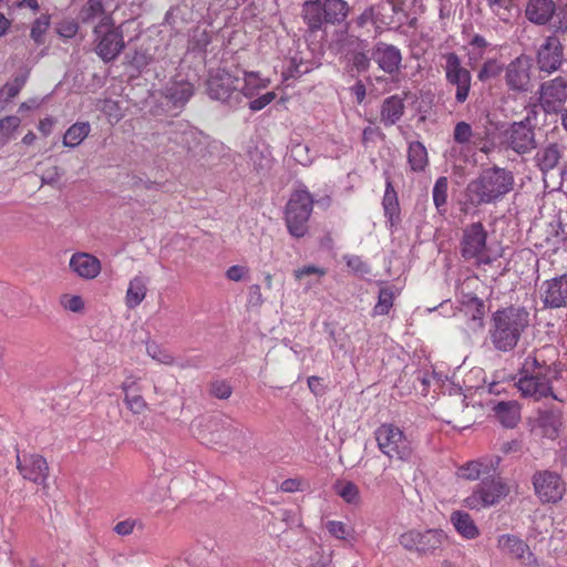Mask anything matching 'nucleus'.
Returning <instances> with one entry per match:
<instances>
[{"label":"nucleus","mask_w":567,"mask_h":567,"mask_svg":"<svg viewBox=\"0 0 567 567\" xmlns=\"http://www.w3.org/2000/svg\"><path fill=\"white\" fill-rule=\"evenodd\" d=\"M193 94L194 89L189 82H175L166 87V97L178 107L184 106Z\"/></svg>","instance_id":"31"},{"label":"nucleus","mask_w":567,"mask_h":567,"mask_svg":"<svg viewBox=\"0 0 567 567\" xmlns=\"http://www.w3.org/2000/svg\"><path fill=\"white\" fill-rule=\"evenodd\" d=\"M384 215L391 220L399 216V202L396 192L392 185L391 178L385 177V192L382 200Z\"/></svg>","instance_id":"37"},{"label":"nucleus","mask_w":567,"mask_h":567,"mask_svg":"<svg viewBox=\"0 0 567 567\" xmlns=\"http://www.w3.org/2000/svg\"><path fill=\"white\" fill-rule=\"evenodd\" d=\"M408 163L414 172H423L429 165L427 151L421 142L416 141L409 144Z\"/></svg>","instance_id":"32"},{"label":"nucleus","mask_w":567,"mask_h":567,"mask_svg":"<svg viewBox=\"0 0 567 567\" xmlns=\"http://www.w3.org/2000/svg\"><path fill=\"white\" fill-rule=\"evenodd\" d=\"M404 102L399 95L386 97L382 105L380 117L385 126L394 125L404 114Z\"/></svg>","instance_id":"26"},{"label":"nucleus","mask_w":567,"mask_h":567,"mask_svg":"<svg viewBox=\"0 0 567 567\" xmlns=\"http://www.w3.org/2000/svg\"><path fill=\"white\" fill-rule=\"evenodd\" d=\"M146 351L150 357L162 364L172 365L174 363L173 355L156 344H148L146 347Z\"/></svg>","instance_id":"46"},{"label":"nucleus","mask_w":567,"mask_h":567,"mask_svg":"<svg viewBox=\"0 0 567 567\" xmlns=\"http://www.w3.org/2000/svg\"><path fill=\"white\" fill-rule=\"evenodd\" d=\"M378 447L390 460L406 462L413 454L412 442L396 425L383 423L374 431Z\"/></svg>","instance_id":"6"},{"label":"nucleus","mask_w":567,"mask_h":567,"mask_svg":"<svg viewBox=\"0 0 567 567\" xmlns=\"http://www.w3.org/2000/svg\"><path fill=\"white\" fill-rule=\"evenodd\" d=\"M124 402L134 414H140L146 409V402L141 395L125 394Z\"/></svg>","instance_id":"51"},{"label":"nucleus","mask_w":567,"mask_h":567,"mask_svg":"<svg viewBox=\"0 0 567 567\" xmlns=\"http://www.w3.org/2000/svg\"><path fill=\"white\" fill-rule=\"evenodd\" d=\"M563 45L557 37H548L537 51V66L540 72L550 74L563 63Z\"/></svg>","instance_id":"17"},{"label":"nucleus","mask_w":567,"mask_h":567,"mask_svg":"<svg viewBox=\"0 0 567 567\" xmlns=\"http://www.w3.org/2000/svg\"><path fill=\"white\" fill-rule=\"evenodd\" d=\"M530 324V313L522 306H508L493 312L488 338L493 348L501 352L512 351Z\"/></svg>","instance_id":"2"},{"label":"nucleus","mask_w":567,"mask_h":567,"mask_svg":"<svg viewBox=\"0 0 567 567\" xmlns=\"http://www.w3.org/2000/svg\"><path fill=\"white\" fill-rule=\"evenodd\" d=\"M509 491L508 484L499 475H492L484 477L463 503L470 509L480 511L499 503Z\"/></svg>","instance_id":"7"},{"label":"nucleus","mask_w":567,"mask_h":567,"mask_svg":"<svg viewBox=\"0 0 567 567\" xmlns=\"http://www.w3.org/2000/svg\"><path fill=\"white\" fill-rule=\"evenodd\" d=\"M506 143L508 148L517 154H526L536 147L535 132L529 116L509 126L506 131Z\"/></svg>","instance_id":"13"},{"label":"nucleus","mask_w":567,"mask_h":567,"mask_svg":"<svg viewBox=\"0 0 567 567\" xmlns=\"http://www.w3.org/2000/svg\"><path fill=\"white\" fill-rule=\"evenodd\" d=\"M558 460L561 466L567 468V436L560 442V449L558 451Z\"/></svg>","instance_id":"64"},{"label":"nucleus","mask_w":567,"mask_h":567,"mask_svg":"<svg viewBox=\"0 0 567 567\" xmlns=\"http://www.w3.org/2000/svg\"><path fill=\"white\" fill-rule=\"evenodd\" d=\"M450 519L456 532L462 537L466 539H475L480 536V529L468 513L455 511L451 514Z\"/></svg>","instance_id":"29"},{"label":"nucleus","mask_w":567,"mask_h":567,"mask_svg":"<svg viewBox=\"0 0 567 567\" xmlns=\"http://www.w3.org/2000/svg\"><path fill=\"white\" fill-rule=\"evenodd\" d=\"M326 528L331 536L342 540L347 539L351 532L350 528L343 522L340 520H328L326 523Z\"/></svg>","instance_id":"47"},{"label":"nucleus","mask_w":567,"mask_h":567,"mask_svg":"<svg viewBox=\"0 0 567 567\" xmlns=\"http://www.w3.org/2000/svg\"><path fill=\"white\" fill-rule=\"evenodd\" d=\"M563 156V147L557 143H550L539 148L535 155V162L543 173L554 169Z\"/></svg>","instance_id":"24"},{"label":"nucleus","mask_w":567,"mask_h":567,"mask_svg":"<svg viewBox=\"0 0 567 567\" xmlns=\"http://www.w3.org/2000/svg\"><path fill=\"white\" fill-rule=\"evenodd\" d=\"M69 266L72 271L83 279L96 278L102 269L101 261L95 256L87 252L73 254Z\"/></svg>","instance_id":"20"},{"label":"nucleus","mask_w":567,"mask_h":567,"mask_svg":"<svg viewBox=\"0 0 567 567\" xmlns=\"http://www.w3.org/2000/svg\"><path fill=\"white\" fill-rule=\"evenodd\" d=\"M515 178L511 171L498 166L483 169L465 189L466 197L474 206L494 204L503 199L514 188Z\"/></svg>","instance_id":"3"},{"label":"nucleus","mask_w":567,"mask_h":567,"mask_svg":"<svg viewBox=\"0 0 567 567\" xmlns=\"http://www.w3.org/2000/svg\"><path fill=\"white\" fill-rule=\"evenodd\" d=\"M310 275H318L319 277H322L326 275V270L323 268H319L313 265H308V266H305L302 268L295 270V277L298 280L302 279L306 276H310Z\"/></svg>","instance_id":"57"},{"label":"nucleus","mask_w":567,"mask_h":567,"mask_svg":"<svg viewBox=\"0 0 567 567\" xmlns=\"http://www.w3.org/2000/svg\"><path fill=\"white\" fill-rule=\"evenodd\" d=\"M536 497L542 504H557L566 494V483L556 471L537 470L532 476Z\"/></svg>","instance_id":"11"},{"label":"nucleus","mask_w":567,"mask_h":567,"mask_svg":"<svg viewBox=\"0 0 567 567\" xmlns=\"http://www.w3.org/2000/svg\"><path fill=\"white\" fill-rule=\"evenodd\" d=\"M419 540V530H409L399 537V544L406 550L416 551Z\"/></svg>","instance_id":"50"},{"label":"nucleus","mask_w":567,"mask_h":567,"mask_svg":"<svg viewBox=\"0 0 567 567\" xmlns=\"http://www.w3.org/2000/svg\"><path fill=\"white\" fill-rule=\"evenodd\" d=\"M542 300L549 308L567 306V275L544 281L542 285Z\"/></svg>","instance_id":"19"},{"label":"nucleus","mask_w":567,"mask_h":567,"mask_svg":"<svg viewBox=\"0 0 567 567\" xmlns=\"http://www.w3.org/2000/svg\"><path fill=\"white\" fill-rule=\"evenodd\" d=\"M447 190H449V181L447 177L441 176L436 179L432 196L435 208L440 214H444L446 212L447 204Z\"/></svg>","instance_id":"40"},{"label":"nucleus","mask_w":567,"mask_h":567,"mask_svg":"<svg viewBox=\"0 0 567 567\" xmlns=\"http://www.w3.org/2000/svg\"><path fill=\"white\" fill-rule=\"evenodd\" d=\"M551 400L559 403H567V368L566 375H564V381L555 386V392L551 396Z\"/></svg>","instance_id":"58"},{"label":"nucleus","mask_w":567,"mask_h":567,"mask_svg":"<svg viewBox=\"0 0 567 567\" xmlns=\"http://www.w3.org/2000/svg\"><path fill=\"white\" fill-rule=\"evenodd\" d=\"M243 83L244 84H240L239 86L241 97L245 96L251 99L260 90L266 89L269 85V80L261 79L256 72H246L245 78L243 79Z\"/></svg>","instance_id":"35"},{"label":"nucleus","mask_w":567,"mask_h":567,"mask_svg":"<svg viewBox=\"0 0 567 567\" xmlns=\"http://www.w3.org/2000/svg\"><path fill=\"white\" fill-rule=\"evenodd\" d=\"M555 354L550 346L529 352L519 369L515 383L520 395L534 402L551 399L555 386L564 381L566 367L549 354Z\"/></svg>","instance_id":"1"},{"label":"nucleus","mask_w":567,"mask_h":567,"mask_svg":"<svg viewBox=\"0 0 567 567\" xmlns=\"http://www.w3.org/2000/svg\"><path fill=\"white\" fill-rule=\"evenodd\" d=\"M498 549L517 559L524 566H537L538 561L529 546L516 535L504 534L497 539Z\"/></svg>","instance_id":"16"},{"label":"nucleus","mask_w":567,"mask_h":567,"mask_svg":"<svg viewBox=\"0 0 567 567\" xmlns=\"http://www.w3.org/2000/svg\"><path fill=\"white\" fill-rule=\"evenodd\" d=\"M556 11V4L553 0H529L525 14L534 24L545 25L550 21Z\"/></svg>","instance_id":"22"},{"label":"nucleus","mask_w":567,"mask_h":567,"mask_svg":"<svg viewBox=\"0 0 567 567\" xmlns=\"http://www.w3.org/2000/svg\"><path fill=\"white\" fill-rule=\"evenodd\" d=\"M486 239L487 233L482 223L467 225L461 241L462 256L467 260L474 259L477 264H489Z\"/></svg>","instance_id":"12"},{"label":"nucleus","mask_w":567,"mask_h":567,"mask_svg":"<svg viewBox=\"0 0 567 567\" xmlns=\"http://www.w3.org/2000/svg\"><path fill=\"white\" fill-rule=\"evenodd\" d=\"M567 101V80L557 76L539 87V104L546 113H556Z\"/></svg>","instance_id":"14"},{"label":"nucleus","mask_w":567,"mask_h":567,"mask_svg":"<svg viewBox=\"0 0 567 567\" xmlns=\"http://www.w3.org/2000/svg\"><path fill=\"white\" fill-rule=\"evenodd\" d=\"M373 18H374V10H373L372 7H370V8L364 9L363 12L360 16H358L355 19H353L347 25L349 28L351 24H354L358 28H363L368 23H372L373 22Z\"/></svg>","instance_id":"56"},{"label":"nucleus","mask_w":567,"mask_h":567,"mask_svg":"<svg viewBox=\"0 0 567 567\" xmlns=\"http://www.w3.org/2000/svg\"><path fill=\"white\" fill-rule=\"evenodd\" d=\"M487 6L492 12L499 18V20L507 22L513 17L515 9L513 0H486Z\"/></svg>","instance_id":"42"},{"label":"nucleus","mask_w":567,"mask_h":567,"mask_svg":"<svg viewBox=\"0 0 567 567\" xmlns=\"http://www.w3.org/2000/svg\"><path fill=\"white\" fill-rule=\"evenodd\" d=\"M498 421L508 429L517 425L520 420V405L517 401H501L494 406Z\"/></svg>","instance_id":"27"},{"label":"nucleus","mask_w":567,"mask_h":567,"mask_svg":"<svg viewBox=\"0 0 567 567\" xmlns=\"http://www.w3.org/2000/svg\"><path fill=\"white\" fill-rule=\"evenodd\" d=\"M502 71V66L498 64L496 60L486 61L481 68L477 78L482 82H486L495 76H497Z\"/></svg>","instance_id":"45"},{"label":"nucleus","mask_w":567,"mask_h":567,"mask_svg":"<svg viewBox=\"0 0 567 567\" xmlns=\"http://www.w3.org/2000/svg\"><path fill=\"white\" fill-rule=\"evenodd\" d=\"M62 306L72 311V312H79L83 309L84 302L80 296H63L61 299Z\"/></svg>","instance_id":"53"},{"label":"nucleus","mask_w":567,"mask_h":567,"mask_svg":"<svg viewBox=\"0 0 567 567\" xmlns=\"http://www.w3.org/2000/svg\"><path fill=\"white\" fill-rule=\"evenodd\" d=\"M246 272L247 269L245 267L235 265L227 269L226 277L231 281H240Z\"/></svg>","instance_id":"61"},{"label":"nucleus","mask_w":567,"mask_h":567,"mask_svg":"<svg viewBox=\"0 0 567 567\" xmlns=\"http://www.w3.org/2000/svg\"><path fill=\"white\" fill-rule=\"evenodd\" d=\"M240 82V78L225 70H217L207 80V93L213 100L236 107L241 103Z\"/></svg>","instance_id":"8"},{"label":"nucleus","mask_w":567,"mask_h":567,"mask_svg":"<svg viewBox=\"0 0 567 567\" xmlns=\"http://www.w3.org/2000/svg\"><path fill=\"white\" fill-rule=\"evenodd\" d=\"M493 467V462L487 464L482 460L471 461L458 468L457 475L465 480L475 481L478 480L482 475L488 474Z\"/></svg>","instance_id":"36"},{"label":"nucleus","mask_w":567,"mask_h":567,"mask_svg":"<svg viewBox=\"0 0 567 567\" xmlns=\"http://www.w3.org/2000/svg\"><path fill=\"white\" fill-rule=\"evenodd\" d=\"M210 394L217 399L226 400L231 393L233 389L226 381H214L210 383Z\"/></svg>","instance_id":"49"},{"label":"nucleus","mask_w":567,"mask_h":567,"mask_svg":"<svg viewBox=\"0 0 567 567\" xmlns=\"http://www.w3.org/2000/svg\"><path fill=\"white\" fill-rule=\"evenodd\" d=\"M210 35L206 30L196 29L192 37V43L194 49L205 50L210 43Z\"/></svg>","instance_id":"52"},{"label":"nucleus","mask_w":567,"mask_h":567,"mask_svg":"<svg viewBox=\"0 0 567 567\" xmlns=\"http://www.w3.org/2000/svg\"><path fill=\"white\" fill-rule=\"evenodd\" d=\"M484 308V301L475 296H468L462 301L460 313L467 317V326L471 330L475 331L483 327Z\"/></svg>","instance_id":"23"},{"label":"nucleus","mask_w":567,"mask_h":567,"mask_svg":"<svg viewBox=\"0 0 567 567\" xmlns=\"http://www.w3.org/2000/svg\"><path fill=\"white\" fill-rule=\"evenodd\" d=\"M474 137L475 134L468 123L464 121L456 123L453 131V140L455 143L460 144V146H453L451 148V156L455 157L456 155H461L463 152L471 153V156H473L474 150L477 146Z\"/></svg>","instance_id":"21"},{"label":"nucleus","mask_w":567,"mask_h":567,"mask_svg":"<svg viewBox=\"0 0 567 567\" xmlns=\"http://www.w3.org/2000/svg\"><path fill=\"white\" fill-rule=\"evenodd\" d=\"M20 118L18 116H6L0 120V144H6L13 131L19 126Z\"/></svg>","instance_id":"44"},{"label":"nucleus","mask_w":567,"mask_h":567,"mask_svg":"<svg viewBox=\"0 0 567 567\" xmlns=\"http://www.w3.org/2000/svg\"><path fill=\"white\" fill-rule=\"evenodd\" d=\"M538 424L542 433L549 440H556L560 434V415L553 411H545L538 417Z\"/></svg>","instance_id":"33"},{"label":"nucleus","mask_w":567,"mask_h":567,"mask_svg":"<svg viewBox=\"0 0 567 567\" xmlns=\"http://www.w3.org/2000/svg\"><path fill=\"white\" fill-rule=\"evenodd\" d=\"M445 534L441 529H427L419 532V540L416 553L420 555H431L440 549L445 540Z\"/></svg>","instance_id":"28"},{"label":"nucleus","mask_w":567,"mask_h":567,"mask_svg":"<svg viewBox=\"0 0 567 567\" xmlns=\"http://www.w3.org/2000/svg\"><path fill=\"white\" fill-rule=\"evenodd\" d=\"M135 492L145 502H157L162 496L158 483L155 478H147L143 481L136 486Z\"/></svg>","instance_id":"41"},{"label":"nucleus","mask_w":567,"mask_h":567,"mask_svg":"<svg viewBox=\"0 0 567 567\" xmlns=\"http://www.w3.org/2000/svg\"><path fill=\"white\" fill-rule=\"evenodd\" d=\"M147 280L143 276L133 277L125 295V305L128 309L136 308L146 297Z\"/></svg>","instance_id":"30"},{"label":"nucleus","mask_w":567,"mask_h":567,"mask_svg":"<svg viewBox=\"0 0 567 567\" xmlns=\"http://www.w3.org/2000/svg\"><path fill=\"white\" fill-rule=\"evenodd\" d=\"M312 208L313 198L306 188L291 194L285 209V221L292 237L302 238L307 234Z\"/></svg>","instance_id":"5"},{"label":"nucleus","mask_w":567,"mask_h":567,"mask_svg":"<svg viewBox=\"0 0 567 567\" xmlns=\"http://www.w3.org/2000/svg\"><path fill=\"white\" fill-rule=\"evenodd\" d=\"M371 59L378 64L384 73L394 76L400 73L402 68L401 50L385 42H377L371 49Z\"/></svg>","instance_id":"15"},{"label":"nucleus","mask_w":567,"mask_h":567,"mask_svg":"<svg viewBox=\"0 0 567 567\" xmlns=\"http://www.w3.org/2000/svg\"><path fill=\"white\" fill-rule=\"evenodd\" d=\"M442 59L446 84L455 87L456 104H463L471 92L472 74L462 65V60L455 52L444 53Z\"/></svg>","instance_id":"9"},{"label":"nucleus","mask_w":567,"mask_h":567,"mask_svg":"<svg viewBox=\"0 0 567 567\" xmlns=\"http://www.w3.org/2000/svg\"><path fill=\"white\" fill-rule=\"evenodd\" d=\"M90 132L91 125L89 122H76L63 135V145L65 147H76L87 137Z\"/></svg>","instance_id":"34"},{"label":"nucleus","mask_w":567,"mask_h":567,"mask_svg":"<svg viewBox=\"0 0 567 567\" xmlns=\"http://www.w3.org/2000/svg\"><path fill=\"white\" fill-rule=\"evenodd\" d=\"M347 266L357 275L364 276L370 274V267L362 260L361 257L355 255L344 256Z\"/></svg>","instance_id":"48"},{"label":"nucleus","mask_w":567,"mask_h":567,"mask_svg":"<svg viewBox=\"0 0 567 567\" xmlns=\"http://www.w3.org/2000/svg\"><path fill=\"white\" fill-rule=\"evenodd\" d=\"M395 298V290L391 286H382L379 290L378 302L373 308V316H385L390 312Z\"/></svg>","instance_id":"39"},{"label":"nucleus","mask_w":567,"mask_h":567,"mask_svg":"<svg viewBox=\"0 0 567 567\" xmlns=\"http://www.w3.org/2000/svg\"><path fill=\"white\" fill-rule=\"evenodd\" d=\"M17 461H18V470H19L20 474L23 476V478L29 480L31 482H35V467H34L35 463L32 462L31 465H23L19 455L17 456Z\"/></svg>","instance_id":"60"},{"label":"nucleus","mask_w":567,"mask_h":567,"mask_svg":"<svg viewBox=\"0 0 567 567\" xmlns=\"http://www.w3.org/2000/svg\"><path fill=\"white\" fill-rule=\"evenodd\" d=\"M103 17H110L104 10V0H87L80 11V19L84 23H91L99 19L102 21Z\"/></svg>","instance_id":"38"},{"label":"nucleus","mask_w":567,"mask_h":567,"mask_svg":"<svg viewBox=\"0 0 567 567\" xmlns=\"http://www.w3.org/2000/svg\"><path fill=\"white\" fill-rule=\"evenodd\" d=\"M95 52L105 62L114 60L124 49L122 32L113 27L111 17H103L94 28Z\"/></svg>","instance_id":"10"},{"label":"nucleus","mask_w":567,"mask_h":567,"mask_svg":"<svg viewBox=\"0 0 567 567\" xmlns=\"http://www.w3.org/2000/svg\"><path fill=\"white\" fill-rule=\"evenodd\" d=\"M135 524H136V520H134V519H125V520L118 522L114 526V532L121 536H127L133 533Z\"/></svg>","instance_id":"59"},{"label":"nucleus","mask_w":567,"mask_h":567,"mask_svg":"<svg viewBox=\"0 0 567 567\" xmlns=\"http://www.w3.org/2000/svg\"><path fill=\"white\" fill-rule=\"evenodd\" d=\"M352 94L355 96L358 103H362L367 95L365 85L362 81H357L351 87Z\"/></svg>","instance_id":"63"},{"label":"nucleus","mask_w":567,"mask_h":567,"mask_svg":"<svg viewBox=\"0 0 567 567\" xmlns=\"http://www.w3.org/2000/svg\"><path fill=\"white\" fill-rule=\"evenodd\" d=\"M371 56L364 52H355L352 56V64L358 72H367L370 69Z\"/></svg>","instance_id":"54"},{"label":"nucleus","mask_w":567,"mask_h":567,"mask_svg":"<svg viewBox=\"0 0 567 567\" xmlns=\"http://www.w3.org/2000/svg\"><path fill=\"white\" fill-rule=\"evenodd\" d=\"M276 97L274 92H267L264 95L249 102V109L254 112L260 111L270 104Z\"/></svg>","instance_id":"55"},{"label":"nucleus","mask_w":567,"mask_h":567,"mask_svg":"<svg viewBox=\"0 0 567 567\" xmlns=\"http://www.w3.org/2000/svg\"><path fill=\"white\" fill-rule=\"evenodd\" d=\"M301 485H302V483H301L300 480L288 478V480H285L281 483L280 488L284 492L292 493V492H296V491H300L301 489Z\"/></svg>","instance_id":"62"},{"label":"nucleus","mask_w":567,"mask_h":567,"mask_svg":"<svg viewBox=\"0 0 567 567\" xmlns=\"http://www.w3.org/2000/svg\"><path fill=\"white\" fill-rule=\"evenodd\" d=\"M532 59L525 54L513 60L505 70V81L513 91H527L530 80Z\"/></svg>","instance_id":"18"},{"label":"nucleus","mask_w":567,"mask_h":567,"mask_svg":"<svg viewBox=\"0 0 567 567\" xmlns=\"http://www.w3.org/2000/svg\"><path fill=\"white\" fill-rule=\"evenodd\" d=\"M346 0H307L301 7V19L310 33L326 31L328 25H339L349 16Z\"/></svg>","instance_id":"4"},{"label":"nucleus","mask_w":567,"mask_h":567,"mask_svg":"<svg viewBox=\"0 0 567 567\" xmlns=\"http://www.w3.org/2000/svg\"><path fill=\"white\" fill-rule=\"evenodd\" d=\"M169 140L188 152L195 153L197 133L184 122L174 123L168 132Z\"/></svg>","instance_id":"25"},{"label":"nucleus","mask_w":567,"mask_h":567,"mask_svg":"<svg viewBox=\"0 0 567 567\" xmlns=\"http://www.w3.org/2000/svg\"><path fill=\"white\" fill-rule=\"evenodd\" d=\"M337 494L348 504L360 503V492L358 486L352 482H339L336 484Z\"/></svg>","instance_id":"43"}]
</instances>
